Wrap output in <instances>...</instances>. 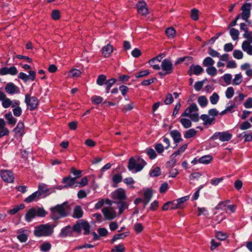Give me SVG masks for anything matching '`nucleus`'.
I'll return each instance as SVG.
<instances>
[{
	"mask_svg": "<svg viewBox=\"0 0 252 252\" xmlns=\"http://www.w3.org/2000/svg\"><path fill=\"white\" fill-rule=\"evenodd\" d=\"M91 100L94 103L98 104L102 102L103 99L99 96L94 95L92 97Z\"/></svg>",
	"mask_w": 252,
	"mask_h": 252,
	"instance_id": "60",
	"label": "nucleus"
},
{
	"mask_svg": "<svg viewBox=\"0 0 252 252\" xmlns=\"http://www.w3.org/2000/svg\"><path fill=\"white\" fill-rule=\"evenodd\" d=\"M81 71L77 69H73L68 72V76L69 77L75 78H77L81 75Z\"/></svg>",
	"mask_w": 252,
	"mask_h": 252,
	"instance_id": "32",
	"label": "nucleus"
},
{
	"mask_svg": "<svg viewBox=\"0 0 252 252\" xmlns=\"http://www.w3.org/2000/svg\"><path fill=\"white\" fill-rule=\"evenodd\" d=\"M229 33L233 40H236L238 39L239 34L238 30L234 28H231Z\"/></svg>",
	"mask_w": 252,
	"mask_h": 252,
	"instance_id": "38",
	"label": "nucleus"
},
{
	"mask_svg": "<svg viewBox=\"0 0 252 252\" xmlns=\"http://www.w3.org/2000/svg\"><path fill=\"white\" fill-rule=\"evenodd\" d=\"M5 90L7 93L10 94L18 93L19 89L12 83H7L5 87Z\"/></svg>",
	"mask_w": 252,
	"mask_h": 252,
	"instance_id": "18",
	"label": "nucleus"
},
{
	"mask_svg": "<svg viewBox=\"0 0 252 252\" xmlns=\"http://www.w3.org/2000/svg\"><path fill=\"white\" fill-rule=\"evenodd\" d=\"M212 160V157L210 155H206L201 157L198 159V162L202 164H209Z\"/></svg>",
	"mask_w": 252,
	"mask_h": 252,
	"instance_id": "31",
	"label": "nucleus"
},
{
	"mask_svg": "<svg viewBox=\"0 0 252 252\" xmlns=\"http://www.w3.org/2000/svg\"><path fill=\"white\" fill-rule=\"evenodd\" d=\"M17 238L21 242H25L30 234V231L28 230L19 229L17 231Z\"/></svg>",
	"mask_w": 252,
	"mask_h": 252,
	"instance_id": "14",
	"label": "nucleus"
},
{
	"mask_svg": "<svg viewBox=\"0 0 252 252\" xmlns=\"http://www.w3.org/2000/svg\"><path fill=\"white\" fill-rule=\"evenodd\" d=\"M200 119L204 122L203 125H211L212 122L215 120V118L210 117L209 116L205 114L201 115Z\"/></svg>",
	"mask_w": 252,
	"mask_h": 252,
	"instance_id": "29",
	"label": "nucleus"
},
{
	"mask_svg": "<svg viewBox=\"0 0 252 252\" xmlns=\"http://www.w3.org/2000/svg\"><path fill=\"white\" fill-rule=\"evenodd\" d=\"M251 4L250 3H245L241 7L242 11L241 17L246 22H248V19L250 16Z\"/></svg>",
	"mask_w": 252,
	"mask_h": 252,
	"instance_id": "9",
	"label": "nucleus"
},
{
	"mask_svg": "<svg viewBox=\"0 0 252 252\" xmlns=\"http://www.w3.org/2000/svg\"><path fill=\"white\" fill-rule=\"evenodd\" d=\"M83 212L80 206H77L75 207L73 211V217L74 218H80L82 217Z\"/></svg>",
	"mask_w": 252,
	"mask_h": 252,
	"instance_id": "30",
	"label": "nucleus"
},
{
	"mask_svg": "<svg viewBox=\"0 0 252 252\" xmlns=\"http://www.w3.org/2000/svg\"><path fill=\"white\" fill-rule=\"evenodd\" d=\"M105 218L107 220H111L116 217V213L112 207H105L102 210Z\"/></svg>",
	"mask_w": 252,
	"mask_h": 252,
	"instance_id": "12",
	"label": "nucleus"
},
{
	"mask_svg": "<svg viewBox=\"0 0 252 252\" xmlns=\"http://www.w3.org/2000/svg\"><path fill=\"white\" fill-rule=\"evenodd\" d=\"M160 68H161L163 71L162 72H159L158 73L159 75L160 76L171 74L173 70L172 62L168 59H164L160 64Z\"/></svg>",
	"mask_w": 252,
	"mask_h": 252,
	"instance_id": "7",
	"label": "nucleus"
},
{
	"mask_svg": "<svg viewBox=\"0 0 252 252\" xmlns=\"http://www.w3.org/2000/svg\"><path fill=\"white\" fill-rule=\"evenodd\" d=\"M149 73H150V72L148 70H145L141 71L137 73L136 74H135V76L136 78H138L146 76L149 75Z\"/></svg>",
	"mask_w": 252,
	"mask_h": 252,
	"instance_id": "61",
	"label": "nucleus"
},
{
	"mask_svg": "<svg viewBox=\"0 0 252 252\" xmlns=\"http://www.w3.org/2000/svg\"><path fill=\"white\" fill-rule=\"evenodd\" d=\"M233 57L236 59H241L243 57V52L239 50H235L233 53Z\"/></svg>",
	"mask_w": 252,
	"mask_h": 252,
	"instance_id": "56",
	"label": "nucleus"
},
{
	"mask_svg": "<svg viewBox=\"0 0 252 252\" xmlns=\"http://www.w3.org/2000/svg\"><path fill=\"white\" fill-rule=\"evenodd\" d=\"M173 101V97L170 93L167 94L166 95V98L164 100V103L166 105L171 104Z\"/></svg>",
	"mask_w": 252,
	"mask_h": 252,
	"instance_id": "64",
	"label": "nucleus"
},
{
	"mask_svg": "<svg viewBox=\"0 0 252 252\" xmlns=\"http://www.w3.org/2000/svg\"><path fill=\"white\" fill-rule=\"evenodd\" d=\"M197 131L194 129L191 128L187 130L184 134V137L187 139L190 138L195 136Z\"/></svg>",
	"mask_w": 252,
	"mask_h": 252,
	"instance_id": "34",
	"label": "nucleus"
},
{
	"mask_svg": "<svg viewBox=\"0 0 252 252\" xmlns=\"http://www.w3.org/2000/svg\"><path fill=\"white\" fill-rule=\"evenodd\" d=\"M116 82V79L114 78L110 79L105 82L106 93H108L111 87Z\"/></svg>",
	"mask_w": 252,
	"mask_h": 252,
	"instance_id": "41",
	"label": "nucleus"
},
{
	"mask_svg": "<svg viewBox=\"0 0 252 252\" xmlns=\"http://www.w3.org/2000/svg\"><path fill=\"white\" fill-rule=\"evenodd\" d=\"M203 71V68L199 65H191L189 70V74L191 75L193 73L195 75H199Z\"/></svg>",
	"mask_w": 252,
	"mask_h": 252,
	"instance_id": "20",
	"label": "nucleus"
},
{
	"mask_svg": "<svg viewBox=\"0 0 252 252\" xmlns=\"http://www.w3.org/2000/svg\"><path fill=\"white\" fill-rule=\"evenodd\" d=\"M0 101H1V105L4 108H8L11 106L14 107L17 105H20L19 100H11L9 98L6 97L5 93L1 91H0Z\"/></svg>",
	"mask_w": 252,
	"mask_h": 252,
	"instance_id": "6",
	"label": "nucleus"
},
{
	"mask_svg": "<svg viewBox=\"0 0 252 252\" xmlns=\"http://www.w3.org/2000/svg\"><path fill=\"white\" fill-rule=\"evenodd\" d=\"M242 82V75L241 73L237 74L235 75L234 78L232 80L233 85H239Z\"/></svg>",
	"mask_w": 252,
	"mask_h": 252,
	"instance_id": "37",
	"label": "nucleus"
},
{
	"mask_svg": "<svg viewBox=\"0 0 252 252\" xmlns=\"http://www.w3.org/2000/svg\"><path fill=\"white\" fill-rule=\"evenodd\" d=\"M208 54L212 57L219 58L220 57V53L211 47L209 48Z\"/></svg>",
	"mask_w": 252,
	"mask_h": 252,
	"instance_id": "57",
	"label": "nucleus"
},
{
	"mask_svg": "<svg viewBox=\"0 0 252 252\" xmlns=\"http://www.w3.org/2000/svg\"><path fill=\"white\" fill-rule=\"evenodd\" d=\"M72 229L74 231L79 234L81 233V230L83 229L84 230V234L87 235L90 232V225L85 220H81L76 222V223L73 226Z\"/></svg>",
	"mask_w": 252,
	"mask_h": 252,
	"instance_id": "5",
	"label": "nucleus"
},
{
	"mask_svg": "<svg viewBox=\"0 0 252 252\" xmlns=\"http://www.w3.org/2000/svg\"><path fill=\"white\" fill-rule=\"evenodd\" d=\"M170 134L173 138L174 143L176 144L183 141V139L181 138V134L178 130H171L170 132Z\"/></svg>",
	"mask_w": 252,
	"mask_h": 252,
	"instance_id": "21",
	"label": "nucleus"
},
{
	"mask_svg": "<svg viewBox=\"0 0 252 252\" xmlns=\"http://www.w3.org/2000/svg\"><path fill=\"white\" fill-rule=\"evenodd\" d=\"M242 48L248 55H252V45L250 44L249 41L247 40L243 41L242 44Z\"/></svg>",
	"mask_w": 252,
	"mask_h": 252,
	"instance_id": "26",
	"label": "nucleus"
},
{
	"mask_svg": "<svg viewBox=\"0 0 252 252\" xmlns=\"http://www.w3.org/2000/svg\"><path fill=\"white\" fill-rule=\"evenodd\" d=\"M216 237L219 240L223 241L227 238V235L226 233L222 231H218L216 233Z\"/></svg>",
	"mask_w": 252,
	"mask_h": 252,
	"instance_id": "46",
	"label": "nucleus"
},
{
	"mask_svg": "<svg viewBox=\"0 0 252 252\" xmlns=\"http://www.w3.org/2000/svg\"><path fill=\"white\" fill-rule=\"evenodd\" d=\"M133 228L136 233H140L144 230V226L142 223L138 222L134 224Z\"/></svg>",
	"mask_w": 252,
	"mask_h": 252,
	"instance_id": "44",
	"label": "nucleus"
},
{
	"mask_svg": "<svg viewBox=\"0 0 252 252\" xmlns=\"http://www.w3.org/2000/svg\"><path fill=\"white\" fill-rule=\"evenodd\" d=\"M149 64L153 67V68L155 70H159L160 69V63L158 62L157 60L154 59V58L151 59L149 61Z\"/></svg>",
	"mask_w": 252,
	"mask_h": 252,
	"instance_id": "33",
	"label": "nucleus"
},
{
	"mask_svg": "<svg viewBox=\"0 0 252 252\" xmlns=\"http://www.w3.org/2000/svg\"><path fill=\"white\" fill-rule=\"evenodd\" d=\"M229 202V200H227L225 201H222L220 202L216 207V209L217 210L222 209V210H226V207L227 208V204Z\"/></svg>",
	"mask_w": 252,
	"mask_h": 252,
	"instance_id": "53",
	"label": "nucleus"
},
{
	"mask_svg": "<svg viewBox=\"0 0 252 252\" xmlns=\"http://www.w3.org/2000/svg\"><path fill=\"white\" fill-rule=\"evenodd\" d=\"M134 107V103L133 102H130L129 104L126 105L124 106L122 111L125 113L127 111H131Z\"/></svg>",
	"mask_w": 252,
	"mask_h": 252,
	"instance_id": "58",
	"label": "nucleus"
},
{
	"mask_svg": "<svg viewBox=\"0 0 252 252\" xmlns=\"http://www.w3.org/2000/svg\"><path fill=\"white\" fill-rule=\"evenodd\" d=\"M106 77L104 75H100L98 76L96 80L97 84L99 86H102L105 83L106 81Z\"/></svg>",
	"mask_w": 252,
	"mask_h": 252,
	"instance_id": "52",
	"label": "nucleus"
},
{
	"mask_svg": "<svg viewBox=\"0 0 252 252\" xmlns=\"http://www.w3.org/2000/svg\"><path fill=\"white\" fill-rule=\"evenodd\" d=\"M187 146H188L187 144L183 145L177 151L175 152L173 154V155L175 156H177L179 155H180L181 154L183 153L186 150V149L187 148Z\"/></svg>",
	"mask_w": 252,
	"mask_h": 252,
	"instance_id": "59",
	"label": "nucleus"
},
{
	"mask_svg": "<svg viewBox=\"0 0 252 252\" xmlns=\"http://www.w3.org/2000/svg\"><path fill=\"white\" fill-rule=\"evenodd\" d=\"M215 62L212 58L210 57H206L203 61V65L204 66H212L214 64Z\"/></svg>",
	"mask_w": 252,
	"mask_h": 252,
	"instance_id": "36",
	"label": "nucleus"
},
{
	"mask_svg": "<svg viewBox=\"0 0 252 252\" xmlns=\"http://www.w3.org/2000/svg\"><path fill=\"white\" fill-rule=\"evenodd\" d=\"M76 178H73L71 176L64 177L63 179V183L64 184V188L72 187L76 183Z\"/></svg>",
	"mask_w": 252,
	"mask_h": 252,
	"instance_id": "16",
	"label": "nucleus"
},
{
	"mask_svg": "<svg viewBox=\"0 0 252 252\" xmlns=\"http://www.w3.org/2000/svg\"><path fill=\"white\" fill-rule=\"evenodd\" d=\"M127 236V234L125 233H122L120 234H117L114 235L113 238L111 240V243H114L115 241L119 239H123Z\"/></svg>",
	"mask_w": 252,
	"mask_h": 252,
	"instance_id": "40",
	"label": "nucleus"
},
{
	"mask_svg": "<svg viewBox=\"0 0 252 252\" xmlns=\"http://www.w3.org/2000/svg\"><path fill=\"white\" fill-rule=\"evenodd\" d=\"M70 172L76 176L75 178H76V179L82 176V171L77 170L74 167H72L70 168Z\"/></svg>",
	"mask_w": 252,
	"mask_h": 252,
	"instance_id": "45",
	"label": "nucleus"
},
{
	"mask_svg": "<svg viewBox=\"0 0 252 252\" xmlns=\"http://www.w3.org/2000/svg\"><path fill=\"white\" fill-rule=\"evenodd\" d=\"M72 230L70 226H67L61 230L60 236L62 238H64L68 236H71L72 235Z\"/></svg>",
	"mask_w": 252,
	"mask_h": 252,
	"instance_id": "27",
	"label": "nucleus"
},
{
	"mask_svg": "<svg viewBox=\"0 0 252 252\" xmlns=\"http://www.w3.org/2000/svg\"><path fill=\"white\" fill-rule=\"evenodd\" d=\"M47 214L42 207L32 208V218L34 217H44Z\"/></svg>",
	"mask_w": 252,
	"mask_h": 252,
	"instance_id": "19",
	"label": "nucleus"
},
{
	"mask_svg": "<svg viewBox=\"0 0 252 252\" xmlns=\"http://www.w3.org/2000/svg\"><path fill=\"white\" fill-rule=\"evenodd\" d=\"M4 117L8 125L12 126H15L17 122V120L13 116L11 112L5 114Z\"/></svg>",
	"mask_w": 252,
	"mask_h": 252,
	"instance_id": "24",
	"label": "nucleus"
},
{
	"mask_svg": "<svg viewBox=\"0 0 252 252\" xmlns=\"http://www.w3.org/2000/svg\"><path fill=\"white\" fill-rule=\"evenodd\" d=\"M51 17L55 20L59 19L60 18V11L57 9L53 10L52 12Z\"/></svg>",
	"mask_w": 252,
	"mask_h": 252,
	"instance_id": "62",
	"label": "nucleus"
},
{
	"mask_svg": "<svg viewBox=\"0 0 252 252\" xmlns=\"http://www.w3.org/2000/svg\"><path fill=\"white\" fill-rule=\"evenodd\" d=\"M0 175L2 180L7 183H12L14 181V176L12 172L9 170H1Z\"/></svg>",
	"mask_w": 252,
	"mask_h": 252,
	"instance_id": "10",
	"label": "nucleus"
},
{
	"mask_svg": "<svg viewBox=\"0 0 252 252\" xmlns=\"http://www.w3.org/2000/svg\"><path fill=\"white\" fill-rule=\"evenodd\" d=\"M112 197L120 201H124L126 198V191L122 188H119L112 193Z\"/></svg>",
	"mask_w": 252,
	"mask_h": 252,
	"instance_id": "11",
	"label": "nucleus"
},
{
	"mask_svg": "<svg viewBox=\"0 0 252 252\" xmlns=\"http://www.w3.org/2000/svg\"><path fill=\"white\" fill-rule=\"evenodd\" d=\"M24 125L22 122H19L16 127L13 129L15 134L18 136H21L24 132Z\"/></svg>",
	"mask_w": 252,
	"mask_h": 252,
	"instance_id": "28",
	"label": "nucleus"
},
{
	"mask_svg": "<svg viewBox=\"0 0 252 252\" xmlns=\"http://www.w3.org/2000/svg\"><path fill=\"white\" fill-rule=\"evenodd\" d=\"M198 102L201 107H205L208 104V100L206 96L203 95L198 97Z\"/></svg>",
	"mask_w": 252,
	"mask_h": 252,
	"instance_id": "42",
	"label": "nucleus"
},
{
	"mask_svg": "<svg viewBox=\"0 0 252 252\" xmlns=\"http://www.w3.org/2000/svg\"><path fill=\"white\" fill-rule=\"evenodd\" d=\"M189 196H185L183 197L180 198L177 200V202L179 205L180 206V209H183L184 207V203L189 199Z\"/></svg>",
	"mask_w": 252,
	"mask_h": 252,
	"instance_id": "48",
	"label": "nucleus"
},
{
	"mask_svg": "<svg viewBox=\"0 0 252 252\" xmlns=\"http://www.w3.org/2000/svg\"><path fill=\"white\" fill-rule=\"evenodd\" d=\"M113 51V46L110 44L104 46L102 48V53L105 58L109 57Z\"/></svg>",
	"mask_w": 252,
	"mask_h": 252,
	"instance_id": "22",
	"label": "nucleus"
},
{
	"mask_svg": "<svg viewBox=\"0 0 252 252\" xmlns=\"http://www.w3.org/2000/svg\"><path fill=\"white\" fill-rule=\"evenodd\" d=\"M165 33L169 38H173L176 34L175 29L172 27L167 28L165 31Z\"/></svg>",
	"mask_w": 252,
	"mask_h": 252,
	"instance_id": "43",
	"label": "nucleus"
},
{
	"mask_svg": "<svg viewBox=\"0 0 252 252\" xmlns=\"http://www.w3.org/2000/svg\"><path fill=\"white\" fill-rule=\"evenodd\" d=\"M136 7L138 13L142 16H146L148 14V9L145 1H139L136 4Z\"/></svg>",
	"mask_w": 252,
	"mask_h": 252,
	"instance_id": "13",
	"label": "nucleus"
},
{
	"mask_svg": "<svg viewBox=\"0 0 252 252\" xmlns=\"http://www.w3.org/2000/svg\"><path fill=\"white\" fill-rule=\"evenodd\" d=\"M117 205L119 208V215H121L126 209L128 208L129 206L128 202L124 201L117 202Z\"/></svg>",
	"mask_w": 252,
	"mask_h": 252,
	"instance_id": "25",
	"label": "nucleus"
},
{
	"mask_svg": "<svg viewBox=\"0 0 252 252\" xmlns=\"http://www.w3.org/2000/svg\"><path fill=\"white\" fill-rule=\"evenodd\" d=\"M198 108L195 103L191 104L187 108L184 112L182 114V117H188L194 121L197 122L199 120Z\"/></svg>",
	"mask_w": 252,
	"mask_h": 252,
	"instance_id": "3",
	"label": "nucleus"
},
{
	"mask_svg": "<svg viewBox=\"0 0 252 252\" xmlns=\"http://www.w3.org/2000/svg\"><path fill=\"white\" fill-rule=\"evenodd\" d=\"M50 210L51 218L54 220H57L67 216L70 211V208L68 203L66 202L51 208Z\"/></svg>",
	"mask_w": 252,
	"mask_h": 252,
	"instance_id": "1",
	"label": "nucleus"
},
{
	"mask_svg": "<svg viewBox=\"0 0 252 252\" xmlns=\"http://www.w3.org/2000/svg\"><path fill=\"white\" fill-rule=\"evenodd\" d=\"M198 13H199V11L197 9H196L195 8H193V9H191V10L190 11L191 18L194 21L197 20L199 18Z\"/></svg>",
	"mask_w": 252,
	"mask_h": 252,
	"instance_id": "47",
	"label": "nucleus"
},
{
	"mask_svg": "<svg viewBox=\"0 0 252 252\" xmlns=\"http://www.w3.org/2000/svg\"><path fill=\"white\" fill-rule=\"evenodd\" d=\"M234 94V89L233 88V87H228L225 92L226 97L228 99H230L231 97H232Z\"/></svg>",
	"mask_w": 252,
	"mask_h": 252,
	"instance_id": "54",
	"label": "nucleus"
},
{
	"mask_svg": "<svg viewBox=\"0 0 252 252\" xmlns=\"http://www.w3.org/2000/svg\"><path fill=\"white\" fill-rule=\"evenodd\" d=\"M13 108V112L14 115L16 117H20L22 114V109L19 106V105H17L16 106H15V107Z\"/></svg>",
	"mask_w": 252,
	"mask_h": 252,
	"instance_id": "55",
	"label": "nucleus"
},
{
	"mask_svg": "<svg viewBox=\"0 0 252 252\" xmlns=\"http://www.w3.org/2000/svg\"><path fill=\"white\" fill-rule=\"evenodd\" d=\"M111 252H125V248L123 244H120L114 246L111 250Z\"/></svg>",
	"mask_w": 252,
	"mask_h": 252,
	"instance_id": "35",
	"label": "nucleus"
},
{
	"mask_svg": "<svg viewBox=\"0 0 252 252\" xmlns=\"http://www.w3.org/2000/svg\"><path fill=\"white\" fill-rule=\"evenodd\" d=\"M219 99V95L216 93H214L210 97V100L212 104H216L217 103Z\"/></svg>",
	"mask_w": 252,
	"mask_h": 252,
	"instance_id": "49",
	"label": "nucleus"
},
{
	"mask_svg": "<svg viewBox=\"0 0 252 252\" xmlns=\"http://www.w3.org/2000/svg\"><path fill=\"white\" fill-rule=\"evenodd\" d=\"M146 162L139 157H131L128 162L127 168L129 171L138 172L146 165Z\"/></svg>",
	"mask_w": 252,
	"mask_h": 252,
	"instance_id": "2",
	"label": "nucleus"
},
{
	"mask_svg": "<svg viewBox=\"0 0 252 252\" xmlns=\"http://www.w3.org/2000/svg\"><path fill=\"white\" fill-rule=\"evenodd\" d=\"M51 248V245L49 242H46L42 244L40 247V250L44 252H46L50 250Z\"/></svg>",
	"mask_w": 252,
	"mask_h": 252,
	"instance_id": "51",
	"label": "nucleus"
},
{
	"mask_svg": "<svg viewBox=\"0 0 252 252\" xmlns=\"http://www.w3.org/2000/svg\"><path fill=\"white\" fill-rule=\"evenodd\" d=\"M53 228L49 224H41L35 227L34 235L36 236H47L52 234Z\"/></svg>",
	"mask_w": 252,
	"mask_h": 252,
	"instance_id": "4",
	"label": "nucleus"
},
{
	"mask_svg": "<svg viewBox=\"0 0 252 252\" xmlns=\"http://www.w3.org/2000/svg\"><path fill=\"white\" fill-rule=\"evenodd\" d=\"M153 195V191L152 189H147L144 193V198L143 199V202L144 204V208L149 203Z\"/></svg>",
	"mask_w": 252,
	"mask_h": 252,
	"instance_id": "23",
	"label": "nucleus"
},
{
	"mask_svg": "<svg viewBox=\"0 0 252 252\" xmlns=\"http://www.w3.org/2000/svg\"><path fill=\"white\" fill-rule=\"evenodd\" d=\"M18 71L17 68L15 66H12L10 67H2L0 69V74L1 75H4L6 74H10L14 75L17 74Z\"/></svg>",
	"mask_w": 252,
	"mask_h": 252,
	"instance_id": "15",
	"label": "nucleus"
},
{
	"mask_svg": "<svg viewBox=\"0 0 252 252\" xmlns=\"http://www.w3.org/2000/svg\"><path fill=\"white\" fill-rule=\"evenodd\" d=\"M9 134V130L6 127V123L5 121L0 118V138L7 136Z\"/></svg>",
	"mask_w": 252,
	"mask_h": 252,
	"instance_id": "17",
	"label": "nucleus"
},
{
	"mask_svg": "<svg viewBox=\"0 0 252 252\" xmlns=\"http://www.w3.org/2000/svg\"><path fill=\"white\" fill-rule=\"evenodd\" d=\"M232 137V135L228 131L216 132L211 137V139L215 140L219 138L221 142L229 141Z\"/></svg>",
	"mask_w": 252,
	"mask_h": 252,
	"instance_id": "8",
	"label": "nucleus"
},
{
	"mask_svg": "<svg viewBox=\"0 0 252 252\" xmlns=\"http://www.w3.org/2000/svg\"><path fill=\"white\" fill-rule=\"evenodd\" d=\"M206 72L209 75L214 76L217 74V70L214 66H212L207 68Z\"/></svg>",
	"mask_w": 252,
	"mask_h": 252,
	"instance_id": "50",
	"label": "nucleus"
},
{
	"mask_svg": "<svg viewBox=\"0 0 252 252\" xmlns=\"http://www.w3.org/2000/svg\"><path fill=\"white\" fill-rule=\"evenodd\" d=\"M150 176L152 177H157L160 174V169L158 167L155 168L150 173Z\"/></svg>",
	"mask_w": 252,
	"mask_h": 252,
	"instance_id": "63",
	"label": "nucleus"
},
{
	"mask_svg": "<svg viewBox=\"0 0 252 252\" xmlns=\"http://www.w3.org/2000/svg\"><path fill=\"white\" fill-rule=\"evenodd\" d=\"M180 122L182 126L186 128L190 127L191 126V122L190 120L186 118H182Z\"/></svg>",
	"mask_w": 252,
	"mask_h": 252,
	"instance_id": "39",
	"label": "nucleus"
}]
</instances>
